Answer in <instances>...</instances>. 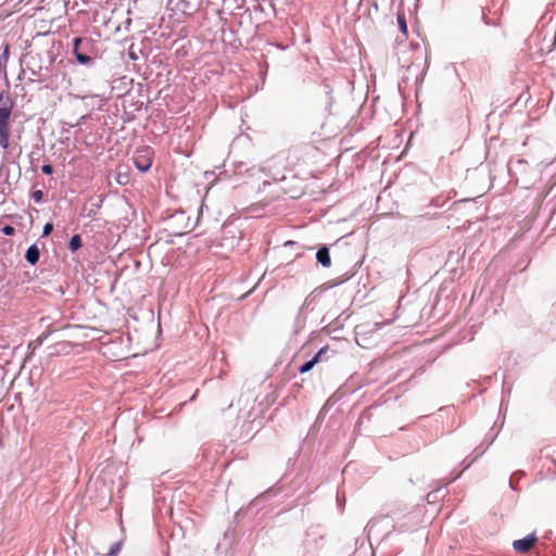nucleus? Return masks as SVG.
Wrapping results in <instances>:
<instances>
[{"label": "nucleus", "mask_w": 556, "mask_h": 556, "mask_svg": "<svg viewBox=\"0 0 556 556\" xmlns=\"http://www.w3.org/2000/svg\"><path fill=\"white\" fill-rule=\"evenodd\" d=\"M135 166L142 173L148 172L152 165L153 151L149 147L140 148L132 157Z\"/></svg>", "instance_id": "f257e3e1"}, {"label": "nucleus", "mask_w": 556, "mask_h": 556, "mask_svg": "<svg viewBox=\"0 0 556 556\" xmlns=\"http://www.w3.org/2000/svg\"><path fill=\"white\" fill-rule=\"evenodd\" d=\"M536 542V535L534 533H531L523 539L514 541L513 547L517 553L525 554L528 553L535 545Z\"/></svg>", "instance_id": "f03ea898"}, {"label": "nucleus", "mask_w": 556, "mask_h": 556, "mask_svg": "<svg viewBox=\"0 0 556 556\" xmlns=\"http://www.w3.org/2000/svg\"><path fill=\"white\" fill-rule=\"evenodd\" d=\"M10 121H0V147L7 150L10 146Z\"/></svg>", "instance_id": "7ed1b4c3"}, {"label": "nucleus", "mask_w": 556, "mask_h": 556, "mask_svg": "<svg viewBox=\"0 0 556 556\" xmlns=\"http://www.w3.org/2000/svg\"><path fill=\"white\" fill-rule=\"evenodd\" d=\"M316 257H317V261H318V262H319L324 267H329V266L331 265V258H330V255H329V250H328V248H326V247L320 248V249L317 251Z\"/></svg>", "instance_id": "20e7f679"}, {"label": "nucleus", "mask_w": 556, "mask_h": 556, "mask_svg": "<svg viewBox=\"0 0 556 556\" xmlns=\"http://www.w3.org/2000/svg\"><path fill=\"white\" fill-rule=\"evenodd\" d=\"M334 355H337V351L330 349L329 345H325L316 353L315 356H320L318 359V363H320L330 361Z\"/></svg>", "instance_id": "39448f33"}, {"label": "nucleus", "mask_w": 556, "mask_h": 556, "mask_svg": "<svg viewBox=\"0 0 556 556\" xmlns=\"http://www.w3.org/2000/svg\"><path fill=\"white\" fill-rule=\"evenodd\" d=\"M39 256H40L39 250L35 244L29 247L25 254L26 261L28 263H30L31 265H35L39 261Z\"/></svg>", "instance_id": "423d86ee"}, {"label": "nucleus", "mask_w": 556, "mask_h": 556, "mask_svg": "<svg viewBox=\"0 0 556 556\" xmlns=\"http://www.w3.org/2000/svg\"><path fill=\"white\" fill-rule=\"evenodd\" d=\"M396 18H397V24H399V28H400L401 33L404 36H406L407 35V23H406L405 13L403 11H399L396 14Z\"/></svg>", "instance_id": "0eeeda50"}, {"label": "nucleus", "mask_w": 556, "mask_h": 556, "mask_svg": "<svg viewBox=\"0 0 556 556\" xmlns=\"http://www.w3.org/2000/svg\"><path fill=\"white\" fill-rule=\"evenodd\" d=\"M2 108H4L5 110H11V111L13 109V101L11 100L9 94H7L4 92L0 93V109H2Z\"/></svg>", "instance_id": "6e6552de"}, {"label": "nucleus", "mask_w": 556, "mask_h": 556, "mask_svg": "<svg viewBox=\"0 0 556 556\" xmlns=\"http://www.w3.org/2000/svg\"><path fill=\"white\" fill-rule=\"evenodd\" d=\"M320 358V356H314L311 361L306 362L304 365H302L299 369V371L301 374H306L308 372L309 370H312V368L318 364V359Z\"/></svg>", "instance_id": "1a4fd4ad"}, {"label": "nucleus", "mask_w": 556, "mask_h": 556, "mask_svg": "<svg viewBox=\"0 0 556 556\" xmlns=\"http://www.w3.org/2000/svg\"><path fill=\"white\" fill-rule=\"evenodd\" d=\"M80 247H81L80 236L74 235L70 240V244H68L70 250L74 252V251L78 250Z\"/></svg>", "instance_id": "9d476101"}, {"label": "nucleus", "mask_w": 556, "mask_h": 556, "mask_svg": "<svg viewBox=\"0 0 556 556\" xmlns=\"http://www.w3.org/2000/svg\"><path fill=\"white\" fill-rule=\"evenodd\" d=\"M48 338V333H42L40 334L36 340L31 341L29 343V348L35 350L37 349L39 345L42 344V342Z\"/></svg>", "instance_id": "9b49d317"}, {"label": "nucleus", "mask_w": 556, "mask_h": 556, "mask_svg": "<svg viewBox=\"0 0 556 556\" xmlns=\"http://www.w3.org/2000/svg\"><path fill=\"white\" fill-rule=\"evenodd\" d=\"M75 55H76L77 61H78L80 64H88V63H90V61H91V58H90V56H88V55H86V54H83V53L76 52V53H75Z\"/></svg>", "instance_id": "f8f14e48"}, {"label": "nucleus", "mask_w": 556, "mask_h": 556, "mask_svg": "<svg viewBox=\"0 0 556 556\" xmlns=\"http://www.w3.org/2000/svg\"><path fill=\"white\" fill-rule=\"evenodd\" d=\"M11 113V110L0 109V121H10Z\"/></svg>", "instance_id": "ddd939ff"}, {"label": "nucleus", "mask_w": 556, "mask_h": 556, "mask_svg": "<svg viewBox=\"0 0 556 556\" xmlns=\"http://www.w3.org/2000/svg\"><path fill=\"white\" fill-rule=\"evenodd\" d=\"M52 230H53V225L51 223H47L43 226L42 236L43 237L49 236L52 232Z\"/></svg>", "instance_id": "4468645a"}, {"label": "nucleus", "mask_w": 556, "mask_h": 556, "mask_svg": "<svg viewBox=\"0 0 556 556\" xmlns=\"http://www.w3.org/2000/svg\"><path fill=\"white\" fill-rule=\"evenodd\" d=\"M41 170L43 174L46 175H51L53 173V167L50 165V164H45L42 167H41Z\"/></svg>", "instance_id": "2eb2a0df"}, {"label": "nucleus", "mask_w": 556, "mask_h": 556, "mask_svg": "<svg viewBox=\"0 0 556 556\" xmlns=\"http://www.w3.org/2000/svg\"><path fill=\"white\" fill-rule=\"evenodd\" d=\"M42 197H43V193L41 190H37L33 193V199L36 201V202H40L42 200Z\"/></svg>", "instance_id": "dca6fc26"}, {"label": "nucleus", "mask_w": 556, "mask_h": 556, "mask_svg": "<svg viewBox=\"0 0 556 556\" xmlns=\"http://www.w3.org/2000/svg\"><path fill=\"white\" fill-rule=\"evenodd\" d=\"M14 228L12 226H4L3 229H2V232L4 235H8V236H11L14 233Z\"/></svg>", "instance_id": "f3484780"}, {"label": "nucleus", "mask_w": 556, "mask_h": 556, "mask_svg": "<svg viewBox=\"0 0 556 556\" xmlns=\"http://www.w3.org/2000/svg\"><path fill=\"white\" fill-rule=\"evenodd\" d=\"M181 11L186 14H191V8L189 5V3H185L182 7H181Z\"/></svg>", "instance_id": "a211bd4d"}, {"label": "nucleus", "mask_w": 556, "mask_h": 556, "mask_svg": "<svg viewBox=\"0 0 556 556\" xmlns=\"http://www.w3.org/2000/svg\"><path fill=\"white\" fill-rule=\"evenodd\" d=\"M81 42V38L74 39V53L78 52V46Z\"/></svg>", "instance_id": "6ab92c4d"}, {"label": "nucleus", "mask_w": 556, "mask_h": 556, "mask_svg": "<svg viewBox=\"0 0 556 556\" xmlns=\"http://www.w3.org/2000/svg\"><path fill=\"white\" fill-rule=\"evenodd\" d=\"M9 50H10L9 45H5V46H4V50H3V58H4V59H8Z\"/></svg>", "instance_id": "aec40b11"}, {"label": "nucleus", "mask_w": 556, "mask_h": 556, "mask_svg": "<svg viewBox=\"0 0 556 556\" xmlns=\"http://www.w3.org/2000/svg\"><path fill=\"white\" fill-rule=\"evenodd\" d=\"M117 552H118V548H117L116 551H112L109 555H110V556H114V555H116V554H117Z\"/></svg>", "instance_id": "412c9836"}]
</instances>
